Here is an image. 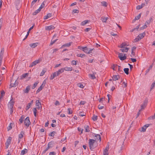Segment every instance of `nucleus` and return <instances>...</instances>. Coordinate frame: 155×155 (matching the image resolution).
<instances>
[{"label":"nucleus","mask_w":155,"mask_h":155,"mask_svg":"<svg viewBox=\"0 0 155 155\" xmlns=\"http://www.w3.org/2000/svg\"><path fill=\"white\" fill-rule=\"evenodd\" d=\"M15 103V101L13 100L12 96L11 99L8 104V109L10 110V114H11L13 112V107Z\"/></svg>","instance_id":"obj_1"},{"label":"nucleus","mask_w":155,"mask_h":155,"mask_svg":"<svg viewBox=\"0 0 155 155\" xmlns=\"http://www.w3.org/2000/svg\"><path fill=\"white\" fill-rule=\"evenodd\" d=\"M97 141L93 139H89V140L88 144L90 149L92 150L97 146Z\"/></svg>","instance_id":"obj_2"},{"label":"nucleus","mask_w":155,"mask_h":155,"mask_svg":"<svg viewBox=\"0 0 155 155\" xmlns=\"http://www.w3.org/2000/svg\"><path fill=\"white\" fill-rule=\"evenodd\" d=\"M126 55L127 54H126L119 53L118 54V57L121 60L123 61L126 59Z\"/></svg>","instance_id":"obj_3"},{"label":"nucleus","mask_w":155,"mask_h":155,"mask_svg":"<svg viewBox=\"0 0 155 155\" xmlns=\"http://www.w3.org/2000/svg\"><path fill=\"white\" fill-rule=\"evenodd\" d=\"M24 123L25 126L27 127H29V125L31 124L29 117H28L25 118L24 121Z\"/></svg>","instance_id":"obj_4"},{"label":"nucleus","mask_w":155,"mask_h":155,"mask_svg":"<svg viewBox=\"0 0 155 155\" xmlns=\"http://www.w3.org/2000/svg\"><path fill=\"white\" fill-rule=\"evenodd\" d=\"M12 139V138L11 137H9L7 139L6 142L5 143V147L6 149L8 148V147L9 145L11 143Z\"/></svg>","instance_id":"obj_5"},{"label":"nucleus","mask_w":155,"mask_h":155,"mask_svg":"<svg viewBox=\"0 0 155 155\" xmlns=\"http://www.w3.org/2000/svg\"><path fill=\"white\" fill-rule=\"evenodd\" d=\"M46 83V81L45 80L43 82V83L41 85V86L38 88V89L36 91V93H39L41 91L42 89L43 88L44 86H45V84Z\"/></svg>","instance_id":"obj_6"},{"label":"nucleus","mask_w":155,"mask_h":155,"mask_svg":"<svg viewBox=\"0 0 155 155\" xmlns=\"http://www.w3.org/2000/svg\"><path fill=\"white\" fill-rule=\"evenodd\" d=\"M40 62V61L39 59L36 60L35 61H34L30 65V67H32L36 65L37 64L39 63Z\"/></svg>","instance_id":"obj_7"},{"label":"nucleus","mask_w":155,"mask_h":155,"mask_svg":"<svg viewBox=\"0 0 155 155\" xmlns=\"http://www.w3.org/2000/svg\"><path fill=\"white\" fill-rule=\"evenodd\" d=\"M35 103V105L37 107V109L38 110H41L42 109V107L41 103L39 102V100H36Z\"/></svg>","instance_id":"obj_8"},{"label":"nucleus","mask_w":155,"mask_h":155,"mask_svg":"<svg viewBox=\"0 0 155 155\" xmlns=\"http://www.w3.org/2000/svg\"><path fill=\"white\" fill-rule=\"evenodd\" d=\"M59 75L58 74V73L57 71L53 73L51 75V76L49 78V79L51 80H53L55 77Z\"/></svg>","instance_id":"obj_9"},{"label":"nucleus","mask_w":155,"mask_h":155,"mask_svg":"<svg viewBox=\"0 0 155 155\" xmlns=\"http://www.w3.org/2000/svg\"><path fill=\"white\" fill-rule=\"evenodd\" d=\"M109 145H107L103 151V155H108Z\"/></svg>","instance_id":"obj_10"},{"label":"nucleus","mask_w":155,"mask_h":155,"mask_svg":"<svg viewBox=\"0 0 155 155\" xmlns=\"http://www.w3.org/2000/svg\"><path fill=\"white\" fill-rule=\"evenodd\" d=\"M55 27L53 25H50L49 26H46L45 29L46 30L50 31L54 29Z\"/></svg>","instance_id":"obj_11"},{"label":"nucleus","mask_w":155,"mask_h":155,"mask_svg":"<svg viewBox=\"0 0 155 155\" xmlns=\"http://www.w3.org/2000/svg\"><path fill=\"white\" fill-rule=\"evenodd\" d=\"M94 140H96L97 142V141L99 140L100 141H101V136L99 134H97L94 137Z\"/></svg>","instance_id":"obj_12"},{"label":"nucleus","mask_w":155,"mask_h":155,"mask_svg":"<svg viewBox=\"0 0 155 155\" xmlns=\"http://www.w3.org/2000/svg\"><path fill=\"white\" fill-rule=\"evenodd\" d=\"M33 101L32 100L30 102L28 103V104L26 107L25 109L26 110H27L29 109L31 105L33 104Z\"/></svg>","instance_id":"obj_13"},{"label":"nucleus","mask_w":155,"mask_h":155,"mask_svg":"<svg viewBox=\"0 0 155 155\" xmlns=\"http://www.w3.org/2000/svg\"><path fill=\"white\" fill-rule=\"evenodd\" d=\"M120 78L119 75H114L112 77V80L114 81L118 80Z\"/></svg>","instance_id":"obj_14"},{"label":"nucleus","mask_w":155,"mask_h":155,"mask_svg":"<svg viewBox=\"0 0 155 155\" xmlns=\"http://www.w3.org/2000/svg\"><path fill=\"white\" fill-rule=\"evenodd\" d=\"M147 103V100H145L143 104L141 105V109H143L146 107Z\"/></svg>","instance_id":"obj_15"},{"label":"nucleus","mask_w":155,"mask_h":155,"mask_svg":"<svg viewBox=\"0 0 155 155\" xmlns=\"http://www.w3.org/2000/svg\"><path fill=\"white\" fill-rule=\"evenodd\" d=\"M30 90V87L29 86H28L26 87L25 89L23 90V92L25 93H28Z\"/></svg>","instance_id":"obj_16"},{"label":"nucleus","mask_w":155,"mask_h":155,"mask_svg":"<svg viewBox=\"0 0 155 155\" xmlns=\"http://www.w3.org/2000/svg\"><path fill=\"white\" fill-rule=\"evenodd\" d=\"M90 21L88 20H85L82 21L81 23V25L82 26H84L87 23H88Z\"/></svg>","instance_id":"obj_17"},{"label":"nucleus","mask_w":155,"mask_h":155,"mask_svg":"<svg viewBox=\"0 0 155 155\" xmlns=\"http://www.w3.org/2000/svg\"><path fill=\"white\" fill-rule=\"evenodd\" d=\"M88 48L86 46L83 47V51L85 53L87 54H89V52L88 51Z\"/></svg>","instance_id":"obj_18"},{"label":"nucleus","mask_w":155,"mask_h":155,"mask_svg":"<svg viewBox=\"0 0 155 155\" xmlns=\"http://www.w3.org/2000/svg\"><path fill=\"white\" fill-rule=\"evenodd\" d=\"M120 50L123 52H127L129 48L127 47L121 48Z\"/></svg>","instance_id":"obj_19"},{"label":"nucleus","mask_w":155,"mask_h":155,"mask_svg":"<svg viewBox=\"0 0 155 155\" xmlns=\"http://www.w3.org/2000/svg\"><path fill=\"white\" fill-rule=\"evenodd\" d=\"M64 70L66 71H71L72 70L71 67H66L63 68Z\"/></svg>","instance_id":"obj_20"},{"label":"nucleus","mask_w":155,"mask_h":155,"mask_svg":"<svg viewBox=\"0 0 155 155\" xmlns=\"http://www.w3.org/2000/svg\"><path fill=\"white\" fill-rule=\"evenodd\" d=\"M25 134V132L23 131H21L20 134L18 135L19 139H21L23 137L24 135Z\"/></svg>","instance_id":"obj_21"},{"label":"nucleus","mask_w":155,"mask_h":155,"mask_svg":"<svg viewBox=\"0 0 155 155\" xmlns=\"http://www.w3.org/2000/svg\"><path fill=\"white\" fill-rule=\"evenodd\" d=\"M145 35V32H143V33L140 34L138 35V36L140 40L142 39Z\"/></svg>","instance_id":"obj_22"},{"label":"nucleus","mask_w":155,"mask_h":155,"mask_svg":"<svg viewBox=\"0 0 155 155\" xmlns=\"http://www.w3.org/2000/svg\"><path fill=\"white\" fill-rule=\"evenodd\" d=\"M89 77L91 79H94L96 78L95 74L94 73L89 74Z\"/></svg>","instance_id":"obj_23"},{"label":"nucleus","mask_w":155,"mask_h":155,"mask_svg":"<svg viewBox=\"0 0 155 155\" xmlns=\"http://www.w3.org/2000/svg\"><path fill=\"white\" fill-rule=\"evenodd\" d=\"M51 13L48 14L47 15L44 16V19L45 20H46L48 19V18L51 17Z\"/></svg>","instance_id":"obj_24"},{"label":"nucleus","mask_w":155,"mask_h":155,"mask_svg":"<svg viewBox=\"0 0 155 155\" xmlns=\"http://www.w3.org/2000/svg\"><path fill=\"white\" fill-rule=\"evenodd\" d=\"M149 22H150L149 21H146V23L143 26V27H140V30H142V29H143L146 28H147V27L146 23L148 24L149 23Z\"/></svg>","instance_id":"obj_25"},{"label":"nucleus","mask_w":155,"mask_h":155,"mask_svg":"<svg viewBox=\"0 0 155 155\" xmlns=\"http://www.w3.org/2000/svg\"><path fill=\"white\" fill-rule=\"evenodd\" d=\"M64 71V70L63 68H61L60 69H59L58 71H57L58 74L59 75L61 74Z\"/></svg>","instance_id":"obj_26"},{"label":"nucleus","mask_w":155,"mask_h":155,"mask_svg":"<svg viewBox=\"0 0 155 155\" xmlns=\"http://www.w3.org/2000/svg\"><path fill=\"white\" fill-rule=\"evenodd\" d=\"M38 43H34L30 44V46L32 48H35L37 46Z\"/></svg>","instance_id":"obj_27"},{"label":"nucleus","mask_w":155,"mask_h":155,"mask_svg":"<svg viewBox=\"0 0 155 155\" xmlns=\"http://www.w3.org/2000/svg\"><path fill=\"white\" fill-rule=\"evenodd\" d=\"M46 2V1L45 0L41 4V6H40V7H39V8H38L40 10H41V9L42 8L45 6V3Z\"/></svg>","instance_id":"obj_28"},{"label":"nucleus","mask_w":155,"mask_h":155,"mask_svg":"<svg viewBox=\"0 0 155 155\" xmlns=\"http://www.w3.org/2000/svg\"><path fill=\"white\" fill-rule=\"evenodd\" d=\"M27 152V150L25 148L23 150H22L20 154L21 155H24Z\"/></svg>","instance_id":"obj_29"},{"label":"nucleus","mask_w":155,"mask_h":155,"mask_svg":"<svg viewBox=\"0 0 155 155\" xmlns=\"http://www.w3.org/2000/svg\"><path fill=\"white\" fill-rule=\"evenodd\" d=\"M107 17H102L101 18V20L103 22H106L107 20Z\"/></svg>","instance_id":"obj_30"},{"label":"nucleus","mask_w":155,"mask_h":155,"mask_svg":"<svg viewBox=\"0 0 155 155\" xmlns=\"http://www.w3.org/2000/svg\"><path fill=\"white\" fill-rule=\"evenodd\" d=\"M85 129V132H89L90 130H89V127L88 125L85 126L84 127Z\"/></svg>","instance_id":"obj_31"},{"label":"nucleus","mask_w":155,"mask_h":155,"mask_svg":"<svg viewBox=\"0 0 155 155\" xmlns=\"http://www.w3.org/2000/svg\"><path fill=\"white\" fill-rule=\"evenodd\" d=\"M46 72V70L45 69H44L42 70V71L41 72L40 74V76H43L44 74H45V72Z\"/></svg>","instance_id":"obj_32"},{"label":"nucleus","mask_w":155,"mask_h":155,"mask_svg":"<svg viewBox=\"0 0 155 155\" xmlns=\"http://www.w3.org/2000/svg\"><path fill=\"white\" fill-rule=\"evenodd\" d=\"M4 50L3 48H2L1 51V52L0 53V58L2 59L3 58V55L4 53Z\"/></svg>","instance_id":"obj_33"},{"label":"nucleus","mask_w":155,"mask_h":155,"mask_svg":"<svg viewBox=\"0 0 155 155\" xmlns=\"http://www.w3.org/2000/svg\"><path fill=\"white\" fill-rule=\"evenodd\" d=\"M51 142H49L48 144V147L45 149V152L47 151L48 149H49L51 147Z\"/></svg>","instance_id":"obj_34"},{"label":"nucleus","mask_w":155,"mask_h":155,"mask_svg":"<svg viewBox=\"0 0 155 155\" xmlns=\"http://www.w3.org/2000/svg\"><path fill=\"white\" fill-rule=\"evenodd\" d=\"M124 70L126 74H129V69L128 68H124Z\"/></svg>","instance_id":"obj_35"},{"label":"nucleus","mask_w":155,"mask_h":155,"mask_svg":"<svg viewBox=\"0 0 155 155\" xmlns=\"http://www.w3.org/2000/svg\"><path fill=\"white\" fill-rule=\"evenodd\" d=\"M77 56L81 58H83L85 56V55L82 54H78L77 55Z\"/></svg>","instance_id":"obj_36"},{"label":"nucleus","mask_w":155,"mask_h":155,"mask_svg":"<svg viewBox=\"0 0 155 155\" xmlns=\"http://www.w3.org/2000/svg\"><path fill=\"white\" fill-rule=\"evenodd\" d=\"M77 85L78 87L81 88H83L84 87L83 84L81 83L78 84Z\"/></svg>","instance_id":"obj_37"},{"label":"nucleus","mask_w":155,"mask_h":155,"mask_svg":"<svg viewBox=\"0 0 155 155\" xmlns=\"http://www.w3.org/2000/svg\"><path fill=\"white\" fill-rule=\"evenodd\" d=\"M140 39L139 37L137 36V37H136L135 39L134 40L133 42H137L138 41L140 40Z\"/></svg>","instance_id":"obj_38"},{"label":"nucleus","mask_w":155,"mask_h":155,"mask_svg":"<svg viewBox=\"0 0 155 155\" xmlns=\"http://www.w3.org/2000/svg\"><path fill=\"white\" fill-rule=\"evenodd\" d=\"M143 7V5L142 4L141 5H139L137 6L136 8L137 10H140Z\"/></svg>","instance_id":"obj_39"},{"label":"nucleus","mask_w":155,"mask_h":155,"mask_svg":"<svg viewBox=\"0 0 155 155\" xmlns=\"http://www.w3.org/2000/svg\"><path fill=\"white\" fill-rule=\"evenodd\" d=\"M41 11L39 9H38L36 10L33 13V15H35Z\"/></svg>","instance_id":"obj_40"},{"label":"nucleus","mask_w":155,"mask_h":155,"mask_svg":"<svg viewBox=\"0 0 155 155\" xmlns=\"http://www.w3.org/2000/svg\"><path fill=\"white\" fill-rule=\"evenodd\" d=\"M127 46V44L125 43H122L120 46V48H125V47Z\"/></svg>","instance_id":"obj_41"},{"label":"nucleus","mask_w":155,"mask_h":155,"mask_svg":"<svg viewBox=\"0 0 155 155\" xmlns=\"http://www.w3.org/2000/svg\"><path fill=\"white\" fill-rule=\"evenodd\" d=\"M24 119V117L23 116H21V118L19 119V120L21 124L22 123Z\"/></svg>","instance_id":"obj_42"},{"label":"nucleus","mask_w":155,"mask_h":155,"mask_svg":"<svg viewBox=\"0 0 155 155\" xmlns=\"http://www.w3.org/2000/svg\"><path fill=\"white\" fill-rule=\"evenodd\" d=\"M55 133V132L54 131H52L51 132L50 134H49V135L50 136L53 137Z\"/></svg>","instance_id":"obj_43"},{"label":"nucleus","mask_w":155,"mask_h":155,"mask_svg":"<svg viewBox=\"0 0 155 155\" xmlns=\"http://www.w3.org/2000/svg\"><path fill=\"white\" fill-rule=\"evenodd\" d=\"M34 115L35 117L36 116L37 110L36 108H34L33 109Z\"/></svg>","instance_id":"obj_44"},{"label":"nucleus","mask_w":155,"mask_h":155,"mask_svg":"<svg viewBox=\"0 0 155 155\" xmlns=\"http://www.w3.org/2000/svg\"><path fill=\"white\" fill-rule=\"evenodd\" d=\"M118 71L119 73H121L122 72H123V71L122 69H121V67L120 66H118Z\"/></svg>","instance_id":"obj_45"},{"label":"nucleus","mask_w":155,"mask_h":155,"mask_svg":"<svg viewBox=\"0 0 155 155\" xmlns=\"http://www.w3.org/2000/svg\"><path fill=\"white\" fill-rule=\"evenodd\" d=\"M141 14H140L138 15L137 16L135 17V20H138L140 18Z\"/></svg>","instance_id":"obj_46"},{"label":"nucleus","mask_w":155,"mask_h":155,"mask_svg":"<svg viewBox=\"0 0 155 155\" xmlns=\"http://www.w3.org/2000/svg\"><path fill=\"white\" fill-rule=\"evenodd\" d=\"M97 119V116L95 115H93V116L92 117V120L94 121L96 120Z\"/></svg>","instance_id":"obj_47"},{"label":"nucleus","mask_w":155,"mask_h":155,"mask_svg":"<svg viewBox=\"0 0 155 155\" xmlns=\"http://www.w3.org/2000/svg\"><path fill=\"white\" fill-rule=\"evenodd\" d=\"M68 114H72L73 113V111L72 110H71V108H68Z\"/></svg>","instance_id":"obj_48"},{"label":"nucleus","mask_w":155,"mask_h":155,"mask_svg":"<svg viewBox=\"0 0 155 155\" xmlns=\"http://www.w3.org/2000/svg\"><path fill=\"white\" fill-rule=\"evenodd\" d=\"M12 128V127L11 126V123H10L8 127H7V129L8 131L9 130Z\"/></svg>","instance_id":"obj_49"},{"label":"nucleus","mask_w":155,"mask_h":155,"mask_svg":"<svg viewBox=\"0 0 155 155\" xmlns=\"http://www.w3.org/2000/svg\"><path fill=\"white\" fill-rule=\"evenodd\" d=\"M57 40L58 39H57L55 40H51L50 43V45H52L53 44H54L55 42H56L57 41Z\"/></svg>","instance_id":"obj_50"},{"label":"nucleus","mask_w":155,"mask_h":155,"mask_svg":"<svg viewBox=\"0 0 155 155\" xmlns=\"http://www.w3.org/2000/svg\"><path fill=\"white\" fill-rule=\"evenodd\" d=\"M79 12V10L76 9H74L73 10L72 13H78Z\"/></svg>","instance_id":"obj_51"},{"label":"nucleus","mask_w":155,"mask_h":155,"mask_svg":"<svg viewBox=\"0 0 155 155\" xmlns=\"http://www.w3.org/2000/svg\"><path fill=\"white\" fill-rule=\"evenodd\" d=\"M38 82H35L34 84L33 87H32V89H34L35 88L36 86L37 85Z\"/></svg>","instance_id":"obj_52"},{"label":"nucleus","mask_w":155,"mask_h":155,"mask_svg":"<svg viewBox=\"0 0 155 155\" xmlns=\"http://www.w3.org/2000/svg\"><path fill=\"white\" fill-rule=\"evenodd\" d=\"M147 128H146V127H145V126H143L142 127V130L141 131H142V132H145L146 130V129Z\"/></svg>","instance_id":"obj_53"},{"label":"nucleus","mask_w":155,"mask_h":155,"mask_svg":"<svg viewBox=\"0 0 155 155\" xmlns=\"http://www.w3.org/2000/svg\"><path fill=\"white\" fill-rule=\"evenodd\" d=\"M152 67L153 65H150L149 67V68L146 70L147 72V73L148 72L150 71V70L152 69Z\"/></svg>","instance_id":"obj_54"},{"label":"nucleus","mask_w":155,"mask_h":155,"mask_svg":"<svg viewBox=\"0 0 155 155\" xmlns=\"http://www.w3.org/2000/svg\"><path fill=\"white\" fill-rule=\"evenodd\" d=\"M101 4H102V5L104 6H107V3L105 2H101Z\"/></svg>","instance_id":"obj_55"},{"label":"nucleus","mask_w":155,"mask_h":155,"mask_svg":"<svg viewBox=\"0 0 155 155\" xmlns=\"http://www.w3.org/2000/svg\"><path fill=\"white\" fill-rule=\"evenodd\" d=\"M71 45V43L70 42L69 43H67V44H65L64 45V46H65V47H68L70 46Z\"/></svg>","instance_id":"obj_56"},{"label":"nucleus","mask_w":155,"mask_h":155,"mask_svg":"<svg viewBox=\"0 0 155 155\" xmlns=\"http://www.w3.org/2000/svg\"><path fill=\"white\" fill-rule=\"evenodd\" d=\"M1 97L0 99L5 94V92L4 91H2L1 92Z\"/></svg>","instance_id":"obj_57"},{"label":"nucleus","mask_w":155,"mask_h":155,"mask_svg":"<svg viewBox=\"0 0 155 155\" xmlns=\"http://www.w3.org/2000/svg\"><path fill=\"white\" fill-rule=\"evenodd\" d=\"M155 85V82H153L151 85V90L153 88Z\"/></svg>","instance_id":"obj_58"},{"label":"nucleus","mask_w":155,"mask_h":155,"mask_svg":"<svg viewBox=\"0 0 155 155\" xmlns=\"http://www.w3.org/2000/svg\"><path fill=\"white\" fill-rule=\"evenodd\" d=\"M28 74V73L24 74L22 75V77L23 78H25Z\"/></svg>","instance_id":"obj_59"},{"label":"nucleus","mask_w":155,"mask_h":155,"mask_svg":"<svg viewBox=\"0 0 155 155\" xmlns=\"http://www.w3.org/2000/svg\"><path fill=\"white\" fill-rule=\"evenodd\" d=\"M104 106L101 105H99L98 106V108L99 109H101L104 108Z\"/></svg>","instance_id":"obj_60"},{"label":"nucleus","mask_w":155,"mask_h":155,"mask_svg":"<svg viewBox=\"0 0 155 155\" xmlns=\"http://www.w3.org/2000/svg\"><path fill=\"white\" fill-rule=\"evenodd\" d=\"M71 64L72 65H76V61L73 60L72 61Z\"/></svg>","instance_id":"obj_61"},{"label":"nucleus","mask_w":155,"mask_h":155,"mask_svg":"<svg viewBox=\"0 0 155 155\" xmlns=\"http://www.w3.org/2000/svg\"><path fill=\"white\" fill-rule=\"evenodd\" d=\"M60 104L59 102L58 101H56L55 103H54V105H60Z\"/></svg>","instance_id":"obj_62"},{"label":"nucleus","mask_w":155,"mask_h":155,"mask_svg":"<svg viewBox=\"0 0 155 155\" xmlns=\"http://www.w3.org/2000/svg\"><path fill=\"white\" fill-rule=\"evenodd\" d=\"M79 115L80 116L83 117L85 116V114H84V113L81 112L80 113Z\"/></svg>","instance_id":"obj_63"},{"label":"nucleus","mask_w":155,"mask_h":155,"mask_svg":"<svg viewBox=\"0 0 155 155\" xmlns=\"http://www.w3.org/2000/svg\"><path fill=\"white\" fill-rule=\"evenodd\" d=\"M49 154L50 155H55V153L54 152H52L50 153Z\"/></svg>","instance_id":"obj_64"}]
</instances>
